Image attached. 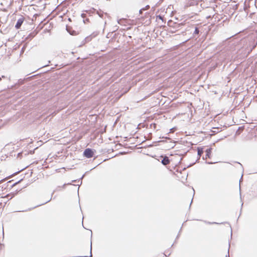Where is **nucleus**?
<instances>
[{
	"label": "nucleus",
	"instance_id": "obj_6",
	"mask_svg": "<svg viewBox=\"0 0 257 257\" xmlns=\"http://www.w3.org/2000/svg\"><path fill=\"white\" fill-rule=\"evenodd\" d=\"M256 46H257V36H256V37L254 38V41H253V46H252V48H251V51L252 49H254V48L256 47Z\"/></svg>",
	"mask_w": 257,
	"mask_h": 257
},
{
	"label": "nucleus",
	"instance_id": "obj_21",
	"mask_svg": "<svg viewBox=\"0 0 257 257\" xmlns=\"http://www.w3.org/2000/svg\"><path fill=\"white\" fill-rule=\"evenodd\" d=\"M162 138H165V139H168L170 140V138H167V137H165V138L163 137Z\"/></svg>",
	"mask_w": 257,
	"mask_h": 257
},
{
	"label": "nucleus",
	"instance_id": "obj_12",
	"mask_svg": "<svg viewBox=\"0 0 257 257\" xmlns=\"http://www.w3.org/2000/svg\"><path fill=\"white\" fill-rule=\"evenodd\" d=\"M22 181V180H19V181L15 183L13 185H12V187H14L16 185H17V184L19 183L21 181Z\"/></svg>",
	"mask_w": 257,
	"mask_h": 257
},
{
	"label": "nucleus",
	"instance_id": "obj_23",
	"mask_svg": "<svg viewBox=\"0 0 257 257\" xmlns=\"http://www.w3.org/2000/svg\"><path fill=\"white\" fill-rule=\"evenodd\" d=\"M192 201H193V198H192V200H191V203H190V206L191 205V203H192Z\"/></svg>",
	"mask_w": 257,
	"mask_h": 257
},
{
	"label": "nucleus",
	"instance_id": "obj_10",
	"mask_svg": "<svg viewBox=\"0 0 257 257\" xmlns=\"http://www.w3.org/2000/svg\"><path fill=\"white\" fill-rule=\"evenodd\" d=\"M125 21V19H121L117 21V22L120 25H123V22Z\"/></svg>",
	"mask_w": 257,
	"mask_h": 257
},
{
	"label": "nucleus",
	"instance_id": "obj_9",
	"mask_svg": "<svg viewBox=\"0 0 257 257\" xmlns=\"http://www.w3.org/2000/svg\"><path fill=\"white\" fill-rule=\"evenodd\" d=\"M36 34L34 33H30L29 36H28L27 38L28 39H32L33 37H34V36H35Z\"/></svg>",
	"mask_w": 257,
	"mask_h": 257
},
{
	"label": "nucleus",
	"instance_id": "obj_11",
	"mask_svg": "<svg viewBox=\"0 0 257 257\" xmlns=\"http://www.w3.org/2000/svg\"><path fill=\"white\" fill-rule=\"evenodd\" d=\"M150 8V6L149 5L146 6L145 8L142 9V10H147Z\"/></svg>",
	"mask_w": 257,
	"mask_h": 257
},
{
	"label": "nucleus",
	"instance_id": "obj_18",
	"mask_svg": "<svg viewBox=\"0 0 257 257\" xmlns=\"http://www.w3.org/2000/svg\"><path fill=\"white\" fill-rule=\"evenodd\" d=\"M51 198L50 199H49V200H48L47 201H46V202H45L44 203H43V204H44L45 203H47V202H49L50 200H51Z\"/></svg>",
	"mask_w": 257,
	"mask_h": 257
},
{
	"label": "nucleus",
	"instance_id": "obj_26",
	"mask_svg": "<svg viewBox=\"0 0 257 257\" xmlns=\"http://www.w3.org/2000/svg\"><path fill=\"white\" fill-rule=\"evenodd\" d=\"M2 245H3V244H0V246H2Z\"/></svg>",
	"mask_w": 257,
	"mask_h": 257
},
{
	"label": "nucleus",
	"instance_id": "obj_16",
	"mask_svg": "<svg viewBox=\"0 0 257 257\" xmlns=\"http://www.w3.org/2000/svg\"><path fill=\"white\" fill-rule=\"evenodd\" d=\"M209 224H219L218 223H216V222H212V223H211V222H208Z\"/></svg>",
	"mask_w": 257,
	"mask_h": 257
},
{
	"label": "nucleus",
	"instance_id": "obj_25",
	"mask_svg": "<svg viewBox=\"0 0 257 257\" xmlns=\"http://www.w3.org/2000/svg\"><path fill=\"white\" fill-rule=\"evenodd\" d=\"M3 182V180L0 181V183Z\"/></svg>",
	"mask_w": 257,
	"mask_h": 257
},
{
	"label": "nucleus",
	"instance_id": "obj_3",
	"mask_svg": "<svg viewBox=\"0 0 257 257\" xmlns=\"http://www.w3.org/2000/svg\"><path fill=\"white\" fill-rule=\"evenodd\" d=\"M161 163L164 165H167L169 164L170 163V160H169L168 157L167 156L164 157L163 158V159H162Z\"/></svg>",
	"mask_w": 257,
	"mask_h": 257
},
{
	"label": "nucleus",
	"instance_id": "obj_7",
	"mask_svg": "<svg viewBox=\"0 0 257 257\" xmlns=\"http://www.w3.org/2000/svg\"><path fill=\"white\" fill-rule=\"evenodd\" d=\"M198 155L199 156V157H201V155L203 154V149L202 148H198Z\"/></svg>",
	"mask_w": 257,
	"mask_h": 257
},
{
	"label": "nucleus",
	"instance_id": "obj_22",
	"mask_svg": "<svg viewBox=\"0 0 257 257\" xmlns=\"http://www.w3.org/2000/svg\"><path fill=\"white\" fill-rule=\"evenodd\" d=\"M153 145H149V147H153Z\"/></svg>",
	"mask_w": 257,
	"mask_h": 257
},
{
	"label": "nucleus",
	"instance_id": "obj_2",
	"mask_svg": "<svg viewBox=\"0 0 257 257\" xmlns=\"http://www.w3.org/2000/svg\"><path fill=\"white\" fill-rule=\"evenodd\" d=\"M24 21V18L22 17L20 19H19L17 21V22L15 25V28L16 29H19L21 28L22 24Z\"/></svg>",
	"mask_w": 257,
	"mask_h": 257
},
{
	"label": "nucleus",
	"instance_id": "obj_8",
	"mask_svg": "<svg viewBox=\"0 0 257 257\" xmlns=\"http://www.w3.org/2000/svg\"><path fill=\"white\" fill-rule=\"evenodd\" d=\"M199 30L197 27H195V31L193 34V35L194 37H195V35H198L199 34Z\"/></svg>",
	"mask_w": 257,
	"mask_h": 257
},
{
	"label": "nucleus",
	"instance_id": "obj_19",
	"mask_svg": "<svg viewBox=\"0 0 257 257\" xmlns=\"http://www.w3.org/2000/svg\"><path fill=\"white\" fill-rule=\"evenodd\" d=\"M207 163L209 164H213L214 163H213V162H208Z\"/></svg>",
	"mask_w": 257,
	"mask_h": 257
},
{
	"label": "nucleus",
	"instance_id": "obj_15",
	"mask_svg": "<svg viewBox=\"0 0 257 257\" xmlns=\"http://www.w3.org/2000/svg\"><path fill=\"white\" fill-rule=\"evenodd\" d=\"M5 77H5V76H4V75H3V76H2L1 77H0V81L2 80V78H5Z\"/></svg>",
	"mask_w": 257,
	"mask_h": 257
},
{
	"label": "nucleus",
	"instance_id": "obj_17",
	"mask_svg": "<svg viewBox=\"0 0 257 257\" xmlns=\"http://www.w3.org/2000/svg\"><path fill=\"white\" fill-rule=\"evenodd\" d=\"M158 17L160 19L162 20L163 17L162 16H159Z\"/></svg>",
	"mask_w": 257,
	"mask_h": 257
},
{
	"label": "nucleus",
	"instance_id": "obj_4",
	"mask_svg": "<svg viewBox=\"0 0 257 257\" xmlns=\"http://www.w3.org/2000/svg\"><path fill=\"white\" fill-rule=\"evenodd\" d=\"M66 30L71 35H76V32L72 30V28L70 27L66 26Z\"/></svg>",
	"mask_w": 257,
	"mask_h": 257
},
{
	"label": "nucleus",
	"instance_id": "obj_24",
	"mask_svg": "<svg viewBox=\"0 0 257 257\" xmlns=\"http://www.w3.org/2000/svg\"><path fill=\"white\" fill-rule=\"evenodd\" d=\"M164 142V141H159L158 142Z\"/></svg>",
	"mask_w": 257,
	"mask_h": 257
},
{
	"label": "nucleus",
	"instance_id": "obj_1",
	"mask_svg": "<svg viewBox=\"0 0 257 257\" xmlns=\"http://www.w3.org/2000/svg\"><path fill=\"white\" fill-rule=\"evenodd\" d=\"M93 151L91 149L87 148L84 150L83 155L87 158H90L93 157Z\"/></svg>",
	"mask_w": 257,
	"mask_h": 257
},
{
	"label": "nucleus",
	"instance_id": "obj_5",
	"mask_svg": "<svg viewBox=\"0 0 257 257\" xmlns=\"http://www.w3.org/2000/svg\"><path fill=\"white\" fill-rule=\"evenodd\" d=\"M212 151V148H210L209 149H207L205 152H206V155H205V159L207 158H210L211 156V153Z\"/></svg>",
	"mask_w": 257,
	"mask_h": 257
},
{
	"label": "nucleus",
	"instance_id": "obj_14",
	"mask_svg": "<svg viewBox=\"0 0 257 257\" xmlns=\"http://www.w3.org/2000/svg\"><path fill=\"white\" fill-rule=\"evenodd\" d=\"M85 15H86L85 14H81V17L84 18L85 17Z\"/></svg>",
	"mask_w": 257,
	"mask_h": 257
},
{
	"label": "nucleus",
	"instance_id": "obj_13",
	"mask_svg": "<svg viewBox=\"0 0 257 257\" xmlns=\"http://www.w3.org/2000/svg\"><path fill=\"white\" fill-rule=\"evenodd\" d=\"M144 10H142V9L139 11L140 14H142Z\"/></svg>",
	"mask_w": 257,
	"mask_h": 257
},
{
	"label": "nucleus",
	"instance_id": "obj_20",
	"mask_svg": "<svg viewBox=\"0 0 257 257\" xmlns=\"http://www.w3.org/2000/svg\"><path fill=\"white\" fill-rule=\"evenodd\" d=\"M99 16H100V17H101V18L103 17V15H102H102H100V14H99Z\"/></svg>",
	"mask_w": 257,
	"mask_h": 257
}]
</instances>
